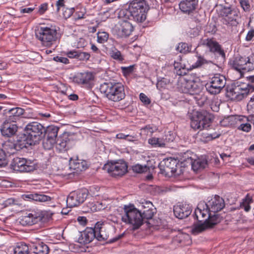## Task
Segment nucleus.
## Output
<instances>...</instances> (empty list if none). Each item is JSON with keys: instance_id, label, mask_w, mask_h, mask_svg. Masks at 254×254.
<instances>
[{"instance_id": "nucleus-7", "label": "nucleus", "mask_w": 254, "mask_h": 254, "mask_svg": "<svg viewBox=\"0 0 254 254\" xmlns=\"http://www.w3.org/2000/svg\"><path fill=\"white\" fill-rule=\"evenodd\" d=\"M204 203L198 204L194 212V217L198 221V223L195 225L192 229V233L197 235L207 229V220L210 217V211L207 208H204Z\"/></svg>"}, {"instance_id": "nucleus-19", "label": "nucleus", "mask_w": 254, "mask_h": 254, "mask_svg": "<svg viewBox=\"0 0 254 254\" xmlns=\"http://www.w3.org/2000/svg\"><path fill=\"white\" fill-rule=\"evenodd\" d=\"M204 205L210 212L215 213L222 209L225 206V203L222 197L215 195L206 203H204Z\"/></svg>"}, {"instance_id": "nucleus-57", "label": "nucleus", "mask_w": 254, "mask_h": 254, "mask_svg": "<svg viewBox=\"0 0 254 254\" xmlns=\"http://www.w3.org/2000/svg\"><path fill=\"white\" fill-rule=\"evenodd\" d=\"M234 118L238 126L241 124H245V123L249 121L248 117L246 116H236Z\"/></svg>"}, {"instance_id": "nucleus-30", "label": "nucleus", "mask_w": 254, "mask_h": 254, "mask_svg": "<svg viewBox=\"0 0 254 254\" xmlns=\"http://www.w3.org/2000/svg\"><path fill=\"white\" fill-rule=\"evenodd\" d=\"M23 197L25 200H33L41 202L50 201L52 199V197L49 195L37 193L24 194L23 195Z\"/></svg>"}, {"instance_id": "nucleus-44", "label": "nucleus", "mask_w": 254, "mask_h": 254, "mask_svg": "<svg viewBox=\"0 0 254 254\" xmlns=\"http://www.w3.org/2000/svg\"><path fill=\"white\" fill-rule=\"evenodd\" d=\"M56 143V140L46 137L43 140V146L45 149L50 150L54 147Z\"/></svg>"}, {"instance_id": "nucleus-9", "label": "nucleus", "mask_w": 254, "mask_h": 254, "mask_svg": "<svg viewBox=\"0 0 254 254\" xmlns=\"http://www.w3.org/2000/svg\"><path fill=\"white\" fill-rule=\"evenodd\" d=\"M230 63L231 67L241 74L254 69V59L250 57L236 56Z\"/></svg>"}, {"instance_id": "nucleus-40", "label": "nucleus", "mask_w": 254, "mask_h": 254, "mask_svg": "<svg viewBox=\"0 0 254 254\" xmlns=\"http://www.w3.org/2000/svg\"><path fill=\"white\" fill-rule=\"evenodd\" d=\"M191 47L189 46L186 43H180L178 44L176 49L177 51L181 53L186 54L190 52Z\"/></svg>"}, {"instance_id": "nucleus-2", "label": "nucleus", "mask_w": 254, "mask_h": 254, "mask_svg": "<svg viewBox=\"0 0 254 254\" xmlns=\"http://www.w3.org/2000/svg\"><path fill=\"white\" fill-rule=\"evenodd\" d=\"M45 128L38 122L29 123L24 129V139L23 142L26 145H35L41 140L45 135Z\"/></svg>"}, {"instance_id": "nucleus-39", "label": "nucleus", "mask_w": 254, "mask_h": 254, "mask_svg": "<svg viewBox=\"0 0 254 254\" xmlns=\"http://www.w3.org/2000/svg\"><path fill=\"white\" fill-rule=\"evenodd\" d=\"M220 222V217L217 214L211 215L210 213V217L207 220V229L213 227Z\"/></svg>"}, {"instance_id": "nucleus-61", "label": "nucleus", "mask_w": 254, "mask_h": 254, "mask_svg": "<svg viewBox=\"0 0 254 254\" xmlns=\"http://www.w3.org/2000/svg\"><path fill=\"white\" fill-rule=\"evenodd\" d=\"M247 106L249 110L254 112V94L251 98Z\"/></svg>"}, {"instance_id": "nucleus-10", "label": "nucleus", "mask_w": 254, "mask_h": 254, "mask_svg": "<svg viewBox=\"0 0 254 254\" xmlns=\"http://www.w3.org/2000/svg\"><path fill=\"white\" fill-rule=\"evenodd\" d=\"M88 193V190L85 188L71 192L66 199L67 206L69 207H73L79 205L85 201Z\"/></svg>"}, {"instance_id": "nucleus-13", "label": "nucleus", "mask_w": 254, "mask_h": 254, "mask_svg": "<svg viewBox=\"0 0 254 254\" xmlns=\"http://www.w3.org/2000/svg\"><path fill=\"white\" fill-rule=\"evenodd\" d=\"M32 163L28 161L25 158L15 157L11 162V166L12 169L17 172H28L34 169Z\"/></svg>"}, {"instance_id": "nucleus-8", "label": "nucleus", "mask_w": 254, "mask_h": 254, "mask_svg": "<svg viewBox=\"0 0 254 254\" xmlns=\"http://www.w3.org/2000/svg\"><path fill=\"white\" fill-rule=\"evenodd\" d=\"M36 38L46 47H51L57 39V31L53 28L40 27L35 31Z\"/></svg>"}, {"instance_id": "nucleus-50", "label": "nucleus", "mask_w": 254, "mask_h": 254, "mask_svg": "<svg viewBox=\"0 0 254 254\" xmlns=\"http://www.w3.org/2000/svg\"><path fill=\"white\" fill-rule=\"evenodd\" d=\"M237 129L239 130L249 132L252 129V126L248 121L245 123V124H241L239 125L237 127Z\"/></svg>"}, {"instance_id": "nucleus-20", "label": "nucleus", "mask_w": 254, "mask_h": 254, "mask_svg": "<svg viewBox=\"0 0 254 254\" xmlns=\"http://www.w3.org/2000/svg\"><path fill=\"white\" fill-rule=\"evenodd\" d=\"M88 167V164L85 160L70 158L69 161V169L72 171L71 173L78 174L85 171Z\"/></svg>"}, {"instance_id": "nucleus-32", "label": "nucleus", "mask_w": 254, "mask_h": 254, "mask_svg": "<svg viewBox=\"0 0 254 254\" xmlns=\"http://www.w3.org/2000/svg\"><path fill=\"white\" fill-rule=\"evenodd\" d=\"M239 18V12L236 9L232 11L223 20V23L226 25H230L231 26H237L239 23L238 19Z\"/></svg>"}, {"instance_id": "nucleus-24", "label": "nucleus", "mask_w": 254, "mask_h": 254, "mask_svg": "<svg viewBox=\"0 0 254 254\" xmlns=\"http://www.w3.org/2000/svg\"><path fill=\"white\" fill-rule=\"evenodd\" d=\"M191 212V209L189 204H180L174 206V213L179 219H184L188 217Z\"/></svg>"}, {"instance_id": "nucleus-58", "label": "nucleus", "mask_w": 254, "mask_h": 254, "mask_svg": "<svg viewBox=\"0 0 254 254\" xmlns=\"http://www.w3.org/2000/svg\"><path fill=\"white\" fill-rule=\"evenodd\" d=\"M6 164V155L3 150L0 149V167L4 166Z\"/></svg>"}, {"instance_id": "nucleus-11", "label": "nucleus", "mask_w": 254, "mask_h": 254, "mask_svg": "<svg viewBox=\"0 0 254 254\" xmlns=\"http://www.w3.org/2000/svg\"><path fill=\"white\" fill-rule=\"evenodd\" d=\"M226 83V80L224 76L216 74L211 78L210 82L206 84L205 87L209 93L216 95L221 92Z\"/></svg>"}, {"instance_id": "nucleus-23", "label": "nucleus", "mask_w": 254, "mask_h": 254, "mask_svg": "<svg viewBox=\"0 0 254 254\" xmlns=\"http://www.w3.org/2000/svg\"><path fill=\"white\" fill-rule=\"evenodd\" d=\"M95 228L87 227L84 231L80 233L78 238V242L81 244H89L93 241L94 238L96 239V231Z\"/></svg>"}, {"instance_id": "nucleus-64", "label": "nucleus", "mask_w": 254, "mask_h": 254, "mask_svg": "<svg viewBox=\"0 0 254 254\" xmlns=\"http://www.w3.org/2000/svg\"><path fill=\"white\" fill-rule=\"evenodd\" d=\"M47 8L48 4L46 3H43L39 7L38 12L40 14H43L47 10Z\"/></svg>"}, {"instance_id": "nucleus-33", "label": "nucleus", "mask_w": 254, "mask_h": 254, "mask_svg": "<svg viewBox=\"0 0 254 254\" xmlns=\"http://www.w3.org/2000/svg\"><path fill=\"white\" fill-rule=\"evenodd\" d=\"M242 85L234 86L230 89L228 93L232 98H235L238 100L243 99V96L241 95Z\"/></svg>"}, {"instance_id": "nucleus-22", "label": "nucleus", "mask_w": 254, "mask_h": 254, "mask_svg": "<svg viewBox=\"0 0 254 254\" xmlns=\"http://www.w3.org/2000/svg\"><path fill=\"white\" fill-rule=\"evenodd\" d=\"M24 113V110L19 107L3 110V115L6 117L5 120L14 123H16L20 119V117L23 115Z\"/></svg>"}, {"instance_id": "nucleus-63", "label": "nucleus", "mask_w": 254, "mask_h": 254, "mask_svg": "<svg viewBox=\"0 0 254 254\" xmlns=\"http://www.w3.org/2000/svg\"><path fill=\"white\" fill-rule=\"evenodd\" d=\"M166 85V82L164 78L158 81L156 84V87L159 90L164 88Z\"/></svg>"}, {"instance_id": "nucleus-12", "label": "nucleus", "mask_w": 254, "mask_h": 254, "mask_svg": "<svg viewBox=\"0 0 254 254\" xmlns=\"http://www.w3.org/2000/svg\"><path fill=\"white\" fill-rule=\"evenodd\" d=\"M103 169L113 177H121L127 172V166L124 161L108 162Z\"/></svg>"}, {"instance_id": "nucleus-42", "label": "nucleus", "mask_w": 254, "mask_h": 254, "mask_svg": "<svg viewBox=\"0 0 254 254\" xmlns=\"http://www.w3.org/2000/svg\"><path fill=\"white\" fill-rule=\"evenodd\" d=\"M254 90V85L251 84H242L241 95L243 99L246 97L250 92Z\"/></svg>"}, {"instance_id": "nucleus-4", "label": "nucleus", "mask_w": 254, "mask_h": 254, "mask_svg": "<svg viewBox=\"0 0 254 254\" xmlns=\"http://www.w3.org/2000/svg\"><path fill=\"white\" fill-rule=\"evenodd\" d=\"M53 213L37 210L26 212L19 218V223L23 226L32 225L39 222L46 223L52 217Z\"/></svg>"}, {"instance_id": "nucleus-34", "label": "nucleus", "mask_w": 254, "mask_h": 254, "mask_svg": "<svg viewBox=\"0 0 254 254\" xmlns=\"http://www.w3.org/2000/svg\"><path fill=\"white\" fill-rule=\"evenodd\" d=\"M190 84H191V80L187 78H184L180 80V90L184 93L190 94Z\"/></svg>"}, {"instance_id": "nucleus-21", "label": "nucleus", "mask_w": 254, "mask_h": 254, "mask_svg": "<svg viewBox=\"0 0 254 254\" xmlns=\"http://www.w3.org/2000/svg\"><path fill=\"white\" fill-rule=\"evenodd\" d=\"M17 128L16 123L5 120L0 127V131L2 136L10 137L16 133Z\"/></svg>"}, {"instance_id": "nucleus-14", "label": "nucleus", "mask_w": 254, "mask_h": 254, "mask_svg": "<svg viewBox=\"0 0 254 254\" xmlns=\"http://www.w3.org/2000/svg\"><path fill=\"white\" fill-rule=\"evenodd\" d=\"M114 30L118 37L126 38L131 34L133 27L130 23L124 20L116 25Z\"/></svg>"}, {"instance_id": "nucleus-6", "label": "nucleus", "mask_w": 254, "mask_h": 254, "mask_svg": "<svg viewBox=\"0 0 254 254\" xmlns=\"http://www.w3.org/2000/svg\"><path fill=\"white\" fill-rule=\"evenodd\" d=\"M213 116L205 110L194 112L190 117V127L194 130H202L209 127Z\"/></svg>"}, {"instance_id": "nucleus-26", "label": "nucleus", "mask_w": 254, "mask_h": 254, "mask_svg": "<svg viewBox=\"0 0 254 254\" xmlns=\"http://www.w3.org/2000/svg\"><path fill=\"white\" fill-rule=\"evenodd\" d=\"M142 207L143 210L141 211V215L144 222L147 223V220L152 218L154 213V209L153 208V205L149 201H145L142 203Z\"/></svg>"}, {"instance_id": "nucleus-35", "label": "nucleus", "mask_w": 254, "mask_h": 254, "mask_svg": "<svg viewBox=\"0 0 254 254\" xmlns=\"http://www.w3.org/2000/svg\"><path fill=\"white\" fill-rule=\"evenodd\" d=\"M191 167L193 171H197L199 170L203 169L206 167L207 165V161L204 159H197L193 161L191 160Z\"/></svg>"}, {"instance_id": "nucleus-55", "label": "nucleus", "mask_w": 254, "mask_h": 254, "mask_svg": "<svg viewBox=\"0 0 254 254\" xmlns=\"http://www.w3.org/2000/svg\"><path fill=\"white\" fill-rule=\"evenodd\" d=\"M56 5L57 12H59L61 8L62 9V11H63L66 7L64 0H58L56 2Z\"/></svg>"}, {"instance_id": "nucleus-15", "label": "nucleus", "mask_w": 254, "mask_h": 254, "mask_svg": "<svg viewBox=\"0 0 254 254\" xmlns=\"http://www.w3.org/2000/svg\"><path fill=\"white\" fill-rule=\"evenodd\" d=\"M178 161L176 159L169 158L164 159L160 163L161 173L165 175L174 174L177 171Z\"/></svg>"}, {"instance_id": "nucleus-38", "label": "nucleus", "mask_w": 254, "mask_h": 254, "mask_svg": "<svg viewBox=\"0 0 254 254\" xmlns=\"http://www.w3.org/2000/svg\"><path fill=\"white\" fill-rule=\"evenodd\" d=\"M59 129V128L56 126H50L45 129V135H47L46 137L56 140Z\"/></svg>"}, {"instance_id": "nucleus-5", "label": "nucleus", "mask_w": 254, "mask_h": 254, "mask_svg": "<svg viewBox=\"0 0 254 254\" xmlns=\"http://www.w3.org/2000/svg\"><path fill=\"white\" fill-rule=\"evenodd\" d=\"M124 209V214L122 216V220L127 224L131 225L134 230L138 229L144 222L141 211L133 205H125Z\"/></svg>"}, {"instance_id": "nucleus-31", "label": "nucleus", "mask_w": 254, "mask_h": 254, "mask_svg": "<svg viewBox=\"0 0 254 254\" xmlns=\"http://www.w3.org/2000/svg\"><path fill=\"white\" fill-rule=\"evenodd\" d=\"M30 250L36 254H48L49 249L44 243L39 242L30 246Z\"/></svg>"}, {"instance_id": "nucleus-37", "label": "nucleus", "mask_w": 254, "mask_h": 254, "mask_svg": "<svg viewBox=\"0 0 254 254\" xmlns=\"http://www.w3.org/2000/svg\"><path fill=\"white\" fill-rule=\"evenodd\" d=\"M29 248L25 243H18L14 249V254H28Z\"/></svg>"}, {"instance_id": "nucleus-59", "label": "nucleus", "mask_w": 254, "mask_h": 254, "mask_svg": "<svg viewBox=\"0 0 254 254\" xmlns=\"http://www.w3.org/2000/svg\"><path fill=\"white\" fill-rule=\"evenodd\" d=\"M139 99L140 101L145 105H149L151 102L150 100L143 93H140Z\"/></svg>"}, {"instance_id": "nucleus-41", "label": "nucleus", "mask_w": 254, "mask_h": 254, "mask_svg": "<svg viewBox=\"0 0 254 254\" xmlns=\"http://www.w3.org/2000/svg\"><path fill=\"white\" fill-rule=\"evenodd\" d=\"M110 56L114 60L122 62L124 60V56L120 51L116 48L112 49L110 52Z\"/></svg>"}, {"instance_id": "nucleus-25", "label": "nucleus", "mask_w": 254, "mask_h": 254, "mask_svg": "<svg viewBox=\"0 0 254 254\" xmlns=\"http://www.w3.org/2000/svg\"><path fill=\"white\" fill-rule=\"evenodd\" d=\"M94 78V75L91 72H80L73 76V81L78 84H88Z\"/></svg>"}, {"instance_id": "nucleus-49", "label": "nucleus", "mask_w": 254, "mask_h": 254, "mask_svg": "<svg viewBox=\"0 0 254 254\" xmlns=\"http://www.w3.org/2000/svg\"><path fill=\"white\" fill-rule=\"evenodd\" d=\"M109 34L106 32H98L97 34V41L100 43H104L107 41Z\"/></svg>"}, {"instance_id": "nucleus-52", "label": "nucleus", "mask_w": 254, "mask_h": 254, "mask_svg": "<svg viewBox=\"0 0 254 254\" xmlns=\"http://www.w3.org/2000/svg\"><path fill=\"white\" fill-rule=\"evenodd\" d=\"M241 7L246 12H249L251 9V5L249 0H240Z\"/></svg>"}, {"instance_id": "nucleus-43", "label": "nucleus", "mask_w": 254, "mask_h": 254, "mask_svg": "<svg viewBox=\"0 0 254 254\" xmlns=\"http://www.w3.org/2000/svg\"><path fill=\"white\" fill-rule=\"evenodd\" d=\"M157 130L156 127L148 125L141 129V134L146 135H151Z\"/></svg>"}, {"instance_id": "nucleus-62", "label": "nucleus", "mask_w": 254, "mask_h": 254, "mask_svg": "<svg viewBox=\"0 0 254 254\" xmlns=\"http://www.w3.org/2000/svg\"><path fill=\"white\" fill-rule=\"evenodd\" d=\"M78 50H72L66 53V55L69 58H75L77 59Z\"/></svg>"}, {"instance_id": "nucleus-1", "label": "nucleus", "mask_w": 254, "mask_h": 254, "mask_svg": "<svg viewBox=\"0 0 254 254\" xmlns=\"http://www.w3.org/2000/svg\"><path fill=\"white\" fill-rule=\"evenodd\" d=\"M148 6L145 0H133L127 8L121 10L120 18L133 20L137 22H142L146 18Z\"/></svg>"}, {"instance_id": "nucleus-46", "label": "nucleus", "mask_w": 254, "mask_h": 254, "mask_svg": "<svg viewBox=\"0 0 254 254\" xmlns=\"http://www.w3.org/2000/svg\"><path fill=\"white\" fill-rule=\"evenodd\" d=\"M251 202H252V199L250 197L247 196L241 203V207L244 209L246 212H248L251 209L250 204Z\"/></svg>"}, {"instance_id": "nucleus-3", "label": "nucleus", "mask_w": 254, "mask_h": 254, "mask_svg": "<svg viewBox=\"0 0 254 254\" xmlns=\"http://www.w3.org/2000/svg\"><path fill=\"white\" fill-rule=\"evenodd\" d=\"M100 90L109 100L113 102H119L126 96L124 86L119 82H104L100 85Z\"/></svg>"}, {"instance_id": "nucleus-47", "label": "nucleus", "mask_w": 254, "mask_h": 254, "mask_svg": "<svg viewBox=\"0 0 254 254\" xmlns=\"http://www.w3.org/2000/svg\"><path fill=\"white\" fill-rule=\"evenodd\" d=\"M132 170L133 172L137 173H142L147 172L149 168L146 165H141L136 164L132 166Z\"/></svg>"}, {"instance_id": "nucleus-17", "label": "nucleus", "mask_w": 254, "mask_h": 254, "mask_svg": "<svg viewBox=\"0 0 254 254\" xmlns=\"http://www.w3.org/2000/svg\"><path fill=\"white\" fill-rule=\"evenodd\" d=\"M27 147V145L22 140H18L16 143L8 140L2 144V148L1 150H3L6 155V154H14L16 151Z\"/></svg>"}, {"instance_id": "nucleus-51", "label": "nucleus", "mask_w": 254, "mask_h": 254, "mask_svg": "<svg viewBox=\"0 0 254 254\" xmlns=\"http://www.w3.org/2000/svg\"><path fill=\"white\" fill-rule=\"evenodd\" d=\"M90 57V54L87 52H81L78 50L77 59L79 61H87Z\"/></svg>"}, {"instance_id": "nucleus-60", "label": "nucleus", "mask_w": 254, "mask_h": 254, "mask_svg": "<svg viewBox=\"0 0 254 254\" xmlns=\"http://www.w3.org/2000/svg\"><path fill=\"white\" fill-rule=\"evenodd\" d=\"M53 60L57 62L67 64L69 63V60L67 58L63 57L56 56L54 57Z\"/></svg>"}, {"instance_id": "nucleus-56", "label": "nucleus", "mask_w": 254, "mask_h": 254, "mask_svg": "<svg viewBox=\"0 0 254 254\" xmlns=\"http://www.w3.org/2000/svg\"><path fill=\"white\" fill-rule=\"evenodd\" d=\"M134 69V65H130L129 66H122L121 70L125 75H128L133 72Z\"/></svg>"}, {"instance_id": "nucleus-45", "label": "nucleus", "mask_w": 254, "mask_h": 254, "mask_svg": "<svg viewBox=\"0 0 254 254\" xmlns=\"http://www.w3.org/2000/svg\"><path fill=\"white\" fill-rule=\"evenodd\" d=\"M235 10V9L232 8L230 6H223L222 7V8L220 10V14L223 18V20H224V18L227 17L230 13Z\"/></svg>"}, {"instance_id": "nucleus-18", "label": "nucleus", "mask_w": 254, "mask_h": 254, "mask_svg": "<svg viewBox=\"0 0 254 254\" xmlns=\"http://www.w3.org/2000/svg\"><path fill=\"white\" fill-rule=\"evenodd\" d=\"M74 141L71 140L67 134H64L57 140L56 148L59 152H64L70 148Z\"/></svg>"}, {"instance_id": "nucleus-27", "label": "nucleus", "mask_w": 254, "mask_h": 254, "mask_svg": "<svg viewBox=\"0 0 254 254\" xmlns=\"http://www.w3.org/2000/svg\"><path fill=\"white\" fill-rule=\"evenodd\" d=\"M198 2V0H181L179 7L184 13L189 14L196 8Z\"/></svg>"}, {"instance_id": "nucleus-48", "label": "nucleus", "mask_w": 254, "mask_h": 254, "mask_svg": "<svg viewBox=\"0 0 254 254\" xmlns=\"http://www.w3.org/2000/svg\"><path fill=\"white\" fill-rule=\"evenodd\" d=\"M220 135V133L216 132L213 133H203V140L204 142H208L214 139L218 138Z\"/></svg>"}, {"instance_id": "nucleus-36", "label": "nucleus", "mask_w": 254, "mask_h": 254, "mask_svg": "<svg viewBox=\"0 0 254 254\" xmlns=\"http://www.w3.org/2000/svg\"><path fill=\"white\" fill-rule=\"evenodd\" d=\"M202 88L203 86L199 81L191 80L190 94H198L201 91Z\"/></svg>"}, {"instance_id": "nucleus-53", "label": "nucleus", "mask_w": 254, "mask_h": 254, "mask_svg": "<svg viewBox=\"0 0 254 254\" xmlns=\"http://www.w3.org/2000/svg\"><path fill=\"white\" fill-rule=\"evenodd\" d=\"M206 63V61L201 56H199L197 58V60L196 62L192 65V67L193 68H197L201 66L202 64Z\"/></svg>"}, {"instance_id": "nucleus-28", "label": "nucleus", "mask_w": 254, "mask_h": 254, "mask_svg": "<svg viewBox=\"0 0 254 254\" xmlns=\"http://www.w3.org/2000/svg\"><path fill=\"white\" fill-rule=\"evenodd\" d=\"M94 228L95 231H96V239L98 241H105L108 239L109 234L102 222H97L94 226Z\"/></svg>"}, {"instance_id": "nucleus-54", "label": "nucleus", "mask_w": 254, "mask_h": 254, "mask_svg": "<svg viewBox=\"0 0 254 254\" xmlns=\"http://www.w3.org/2000/svg\"><path fill=\"white\" fill-rule=\"evenodd\" d=\"M74 8L66 7L63 11L64 17L65 18L70 17L74 12Z\"/></svg>"}, {"instance_id": "nucleus-16", "label": "nucleus", "mask_w": 254, "mask_h": 254, "mask_svg": "<svg viewBox=\"0 0 254 254\" xmlns=\"http://www.w3.org/2000/svg\"><path fill=\"white\" fill-rule=\"evenodd\" d=\"M200 44L208 49L210 52L216 54L223 58H225V54L224 50L222 49L220 45L213 39L207 38L202 39Z\"/></svg>"}, {"instance_id": "nucleus-29", "label": "nucleus", "mask_w": 254, "mask_h": 254, "mask_svg": "<svg viewBox=\"0 0 254 254\" xmlns=\"http://www.w3.org/2000/svg\"><path fill=\"white\" fill-rule=\"evenodd\" d=\"M169 135L170 137L168 139L164 138L152 137L148 139V143L154 147H164L165 146L166 143L170 141H172L174 139V136L168 132L166 136Z\"/></svg>"}]
</instances>
